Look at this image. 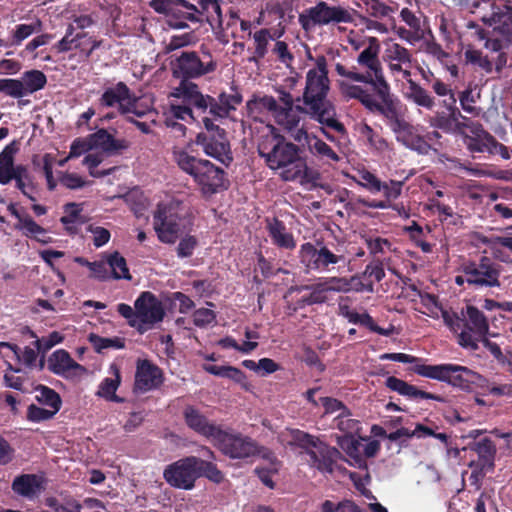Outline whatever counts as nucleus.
<instances>
[{
    "label": "nucleus",
    "mask_w": 512,
    "mask_h": 512,
    "mask_svg": "<svg viewBox=\"0 0 512 512\" xmlns=\"http://www.w3.org/2000/svg\"><path fill=\"white\" fill-rule=\"evenodd\" d=\"M170 65L173 78L179 80L171 96L193 105L199 113L208 112L214 118H227L242 103L243 97L237 89L233 88L232 94L221 92L214 98L203 94L198 84L193 82L213 74L218 67L217 60L204 45L199 50L182 51Z\"/></svg>",
    "instance_id": "obj_1"
},
{
    "label": "nucleus",
    "mask_w": 512,
    "mask_h": 512,
    "mask_svg": "<svg viewBox=\"0 0 512 512\" xmlns=\"http://www.w3.org/2000/svg\"><path fill=\"white\" fill-rule=\"evenodd\" d=\"M258 154L272 170H281L280 177L284 181L311 182L319 176L311 171L306 160L301 157L298 145L289 142L280 134L263 136L257 146Z\"/></svg>",
    "instance_id": "obj_2"
},
{
    "label": "nucleus",
    "mask_w": 512,
    "mask_h": 512,
    "mask_svg": "<svg viewBox=\"0 0 512 512\" xmlns=\"http://www.w3.org/2000/svg\"><path fill=\"white\" fill-rule=\"evenodd\" d=\"M315 65L316 67L310 69L306 74L303 103L308 107L311 119L340 134H345L344 124L336 119L335 107L327 99L330 81L326 57L323 55L317 56Z\"/></svg>",
    "instance_id": "obj_3"
},
{
    "label": "nucleus",
    "mask_w": 512,
    "mask_h": 512,
    "mask_svg": "<svg viewBox=\"0 0 512 512\" xmlns=\"http://www.w3.org/2000/svg\"><path fill=\"white\" fill-rule=\"evenodd\" d=\"M339 89L345 100L355 99L369 112L383 116L396 138L410 125L398 110L390 84L370 92V89L363 86L342 81L339 83Z\"/></svg>",
    "instance_id": "obj_4"
},
{
    "label": "nucleus",
    "mask_w": 512,
    "mask_h": 512,
    "mask_svg": "<svg viewBox=\"0 0 512 512\" xmlns=\"http://www.w3.org/2000/svg\"><path fill=\"white\" fill-rule=\"evenodd\" d=\"M178 167L190 175L204 196H211L227 189L226 172L207 159L197 158L180 149L173 152Z\"/></svg>",
    "instance_id": "obj_5"
},
{
    "label": "nucleus",
    "mask_w": 512,
    "mask_h": 512,
    "mask_svg": "<svg viewBox=\"0 0 512 512\" xmlns=\"http://www.w3.org/2000/svg\"><path fill=\"white\" fill-rule=\"evenodd\" d=\"M411 370L419 376L435 379L465 391L488 388L489 381L468 367L444 363L437 365L415 364Z\"/></svg>",
    "instance_id": "obj_6"
},
{
    "label": "nucleus",
    "mask_w": 512,
    "mask_h": 512,
    "mask_svg": "<svg viewBox=\"0 0 512 512\" xmlns=\"http://www.w3.org/2000/svg\"><path fill=\"white\" fill-rule=\"evenodd\" d=\"M299 262L306 273H325L336 265H345L348 260L343 248L334 243L316 239L315 243L305 242L298 252Z\"/></svg>",
    "instance_id": "obj_7"
},
{
    "label": "nucleus",
    "mask_w": 512,
    "mask_h": 512,
    "mask_svg": "<svg viewBox=\"0 0 512 512\" xmlns=\"http://www.w3.org/2000/svg\"><path fill=\"white\" fill-rule=\"evenodd\" d=\"M447 323L454 332L460 330L457 342L462 348L470 351L478 350L480 340L489 332L486 316L472 305L467 306L464 318L457 317L455 321L451 320Z\"/></svg>",
    "instance_id": "obj_8"
},
{
    "label": "nucleus",
    "mask_w": 512,
    "mask_h": 512,
    "mask_svg": "<svg viewBox=\"0 0 512 512\" xmlns=\"http://www.w3.org/2000/svg\"><path fill=\"white\" fill-rule=\"evenodd\" d=\"M218 119L212 115L203 116L205 131L197 134L195 142L202 147L206 155L228 167L233 161L231 145L226 130L214 123V120Z\"/></svg>",
    "instance_id": "obj_9"
},
{
    "label": "nucleus",
    "mask_w": 512,
    "mask_h": 512,
    "mask_svg": "<svg viewBox=\"0 0 512 512\" xmlns=\"http://www.w3.org/2000/svg\"><path fill=\"white\" fill-rule=\"evenodd\" d=\"M354 14L356 12L353 9L340 5L331 6L325 1H319L315 6L309 7L299 14L298 22L304 31H309L315 26L352 23Z\"/></svg>",
    "instance_id": "obj_10"
},
{
    "label": "nucleus",
    "mask_w": 512,
    "mask_h": 512,
    "mask_svg": "<svg viewBox=\"0 0 512 512\" xmlns=\"http://www.w3.org/2000/svg\"><path fill=\"white\" fill-rule=\"evenodd\" d=\"M179 207H182L179 202L157 205L153 225L162 243L174 244L180 235L186 231L185 219L179 213Z\"/></svg>",
    "instance_id": "obj_11"
},
{
    "label": "nucleus",
    "mask_w": 512,
    "mask_h": 512,
    "mask_svg": "<svg viewBox=\"0 0 512 512\" xmlns=\"http://www.w3.org/2000/svg\"><path fill=\"white\" fill-rule=\"evenodd\" d=\"M149 6L164 15L168 26L173 29L188 28V23L197 24L196 5L187 0H151Z\"/></svg>",
    "instance_id": "obj_12"
},
{
    "label": "nucleus",
    "mask_w": 512,
    "mask_h": 512,
    "mask_svg": "<svg viewBox=\"0 0 512 512\" xmlns=\"http://www.w3.org/2000/svg\"><path fill=\"white\" fill-rule=\"evenodd\" d=\"M467 286L475 290L500 287L502 267L488 256H481L478 261L467 260Z\"/></svg>",
    "instance_id": "obj_13"
},
{
    "label": "nucleus",
    "mask_w": 512,
    "mask_h": 512,
    "mask_svg": "<svg viewBox=\"0 0 512 512\" xmlns=\"http://www.w3.org/2000/svg\"><path fill=\"white\" fill-rule=\"evenodd\" d=\"M379 53V40L376 37H370L368 39V46L357 57L359 66L366 69L363 73L365 79L361 83L366 84V88L370 89V92L389 85L384 75Z\"/></svg>",
    "instance_id": "obj_14"
},
{
    "label": "nucleus",
    "mask_w": 512,
    "mask_h": 512,
    "mask_svg": "<svg viewBox=\"0 0 512 512\" xmlns=\"http://www.w3.org/2000/svg\"><path fill=\"white\" fill-rule=\"evenodd\" d=\"M214 445L231 459H248L257 453V442L254 439L233 430L221 429Z\"/></svg>",
    "instance_id": "obj_15"
},
{
    "label": "nucleus",
    "mask_w": 512,
    "mask_h": 512,
    "mask_svg": "<svg viewBox=\"0 0 512 512\" xmlns=\"http://www.w3.org/2000/svg\"><path fill=\"white\" fill-rule=\"evenodd\" d=\"M198 457L188 456L167 465L163 478L173 488L190 490L199 478Z\"/></svg>",
    "instance_id": "obj_16"
},
{
    "label": "nucleus",
    "mask_w": 512,
    "mask_h": 512,
    "mask_svg": "<svg viewBox=\"0 0 512 512\" xmlns=\"http://www.w3.org/2000/svg\"><path fill=\"white\" fill-rule=\"evenodd\" d=\"M349 289V282L346 278L330 277L325 282H320L310 285H301L291 287L290 291L302 292L305 290L310 291L308 295H304L297 299L295 302V310L302 309L306 306L314 304H322L327 301V291H347Z\"/></svg>",
    "instance_id": "obj_17"
},
{
    "label": "nucleus",
    "mask_w": 512,
    "mask_h": 512,
    "mask_svg": "<svg viewBox=\"0 0 512 512\" xmlns=\"http://www.w3.org/2000/svg\"><path fill=\"white\" fill-rule=\"evenodd\" d=\"M464 144L472 153H487L489 155H500L502 159H510L508 147L498 142L496 138L486 131L482 124H473L471 134L465 135Z\"/></svg>",
    "instance_id": "obj_18"
},
{
    "label": "nucleus",
    "mask_w": 512,
    "mask_h": 512,
    "mask_svg": "<svg viewBox=\"0 0 512 512\" xmlns=\"http://www.w3.org/2000/svg\"><path fill=\"white\" fill-rule=\"evenodd\" d=\"M134 307L137 309V322L147 327V330L162 322L165 317L162 302L150 291L142 292L135 300Z\"/></svg>",
    "instance_id": "obj_19"
},
{
    "label": "nucleus",
    "mask_w": 512,
    "mask_h": 512,
    "mask_svg": "<svg viewBox=\"0 0 512 512\" xmlns=\"http://www.w3.org/2000/svg\"><path fill=\"white\" fill-rule=\"evenodd\" d=\"M137 97L126 85L119 81L113 86L104 89L99 98V105L105 108L117 107L121 115H126L132 111V107L136 104Z\"/></svg>",
    "instance_id": "obj_20"
},
{
    "label": "nucleus",
    "mask_w": 512,
    "mask_h": 512,
    "mask_svg": "<svg viewBox=\"0 0 512 512\" xmlns=\"http://www.w3.org/2000/svg\"><path fill=\"white\" fill-rule=\"evenodd\" d=\"M48 369L66 379L78 377L86 372V368L77 363L65 349H58L49 356Z\"/></svg>",
    "instance_id": "obj_21"
},
{
    "label": "nucleus",
    "mask_w": 512,
    "mask_h": 512,
    "mask_svg": "<svg viewBox=\"0 0 512 512\" xmlns=\"http://www.w3.org/2000/svg\"><path fill=\"white\" fill-rule=\"evenodd\" d=\"M482 4L491 10L489 15L482 16L484 22L500 25L505 32L512 33V7L507 0H480L473 6L479 8Z\"/></svg>",
    "instance_id": "obj_22"
},
{
    "label": "nucleus",
    "mask_w": 512,
    "mask_h": 512,
    "mask_svg": "<svg viewBox=\"0 0 512 512\" xmlns=\"http://www.w3.org/2000/svg\"><path fill=\"white\" fill-rule=\"evenodd\" d=\"M163 383L162 370L151 361L139 360L136 367L134 390L142 393L158 388Z\"/></svg>",
    "instance_id": "obj_23"
},
{
    "label": "nucleus",
    "mask_w": 512,
    "mask_h": 512,
    "mask_svg": "<svg viewBox=\"0 0 512 512\" xmlns=\"http://www.w3.org/2000/svg\"><path fill=\"white\" fill-rule=\"evenodd\" d=\"M183 417L190 429L206 438H211L213 441L221 430L220 426L210 423L206 416L194 406L189 405L185 407Z\"/></svg>",
    "instance_id": "obj_24"
},
{
    "label": "nucleus",
    "mask_w": 512,
    "mask_h": 512,
    "mask_svg": "<svg viewBox=\"0 0 512 512\" xmlns=\"http://www.w3.org/2000/svg\"><path fill=\"white\" fill-rule=\"evenodd\" d=\"M309 456V464L322 473H332L334 463L340 452L335 448L321 442L306 453Z\"/></svg>",
    "instance_id": "obj_25"
},
{
    "label": "nucleus",
    "mask_w": 512,
    "mask_h": 512,
    "mask_svg": "<svg viewBox=\"0 0 512 512\" xmlns=\"http://www.w3.org/2000/svg\"><path fill=\"white\" fill-rule=\"evenodd\" d=\"M385 385L390 390L395 391L402 396L408 397L409 399H431L438 402L445 401L444 397L420 390L416 386L409 384L395 376H389L385 381Z\"/></svg>",
    "instance_id": "obj_26"
},
{
    "label": "nucleus",
    "mask_w": 512,
    "mask_h": 512,
    "mask_svg": "<svg viewBox=\"0 0 512 512\" xmlns=\"http://www.w3.org/2000/svg\"><path fill=\"white\" fill-rule=\"evenodd\" d=\"M467 448L478 455V465L482 470L494 469L497 448L492 439L483 437L478 441L470 442Z\"/></svg>",
    "instance_id": "obj_27"
},
{
    "label": "nucleus",
    "mask_w": 512,
    "mask_h": 512,
    "mask_svg": "<svg viewBox=\"0 0 512 512\" xmlns=\"http://www.w3.org/2000/svg\"><path fill=\"white\" fill-rule=\"evenodd\" d=\"M12 180L15 181V187L29 200L37 201L39 194V185L35 177L29 172L28 167L23 164L17 165V170L12 174Z\"/></svg>",
    "instance_id": "obj_28"
},
{
    "label": "nucleus",
    "mask_w": 512,
    "mask_h": 512,
    "mask_svg": "<svg viewBox=\"0 0 512 512\" xmlns=\"http://www.w3.org/2000/svg\"><path fill=\"white\" fill-rule=\"evenodd\" d=\"M221 3L222 0H198L196 5L197 24L206 22L212 27L216 24L221 26L223 22Z\"/></svg>",
    "instance_id": "obj_29"
},
{
    "label": "nucleus",
    "mask_w": 512,
    "mask_h": 512,
    "mask_svg": "<svg viewBox=\"0 0 512 512\" xmlns=\"http://www.w3.org/2000/svg\"><path fill=\"white\" fill-rule=\"evenodd\" d=\"M93 148H98L107 153H115L125 150L129 147V142L125 139H116L106 129L101 128L95 133L89 135Z\"/></svg>",
    "instance_id": "obj_30"
},
{
    "label": "nucleus",
    "mask_w": 512,
    "mask_h": 512,
    "mask_svg": "<svg viewBox=\"0 0 512 512\" xmlns=\"http://www.w3.org/2000/svg\"><path fill=\"white\" fill-rule=\"evenodd\" d=\"M266 228L272 243L278 248L293 250L296 247L293 234L287 231L285 224L278 218L268 220Z\"/></svg>",
    "instance_id": "obj_31"
},
{
    "label": "nucleus",
    "mask_w": 512,
    "mask_h": 512,
    "mask_svg": "<svg viewBox=\"0 0 512 512\" xmlns=\"http://www.w3.org/2000/svg\"><path fill=\"white\" fill-rule=\"evenodd\" d=\"M19 150L16 141H12L0 152V184L7 185L12 181V174L16 172L17 165L14 164V157Z\"/></svg>",
    "instance_id": "obj_32"
},
{
    "label": "nucleus",
    "mask_w": 512,
    "mask_h": 512,
    "mask_svg": "<svg viewBox=\"0 0 512 512\" xmlns=\"http://www.w3.org/2000/svg\"><path fill=\"white\" fill-rule=\"evenodd\" d=\"M405 98L415 104L418 107H422L426 110L432 111L436 106V99L431 93L422 87L416 81L408 80L407 91L405 92Z\"/></svg>",
    "instance_id": "obj_33"
},
{
    "label": "nucleus",
    "mask_w": 512,
    "mask_h": 512,
    "mask_svg": "<svg viewBox=\"0 0 512 512\" xmlns=\"http://www.w3.org/2000/svg\"><path fill=\"white\" fill-rule=\"evenodd\" d=\"M302 114L309 115L308 107L295 106V107H281L279 106L274 117L276 122L288 132H292L302 120Z\"/></svg>",
    "instance_id": "obj_34"
},
{
    "label": "nucleus",
    "mask_w": 512,
    "mask_h": 512,
    "mask_svg": "<svg viewBox=\"0 0 512 512\" xmlns=\"http://www.w3.org/2000/svg\"><path fill=\"white\" fill-rule=\"evenodd\" d=\"M483 244L489 245L493 250L496 259L504 263L512 264V237L511 236H495L483 237Z\"/></svg>",
    "instance_id": "obj_35"
},
{
    "label": "nucleus",
    "mask_w": 512,
    "mask_h": 512,
    "mask_svg": "<svg viewBox=\"0 0 512 512\" xmlns=\"http://www.w3.org/2000/svg\"><path fill=\"white\" fill-rule=\"evenodd\" d=\"M110 372L114 375V378H105L99 385L97 395L108 401L117 403L123 402V399L116 395V390L121 383L120 368L117 364L113 363L110 365Z\"/></svg>",
    "instance_id": "obj_36"
},
{
    "label": "nucleus",
    "mask_w": 512,
    "mask_h": 512,
    "mask_svg": "<svg viewBox=\"0 0 512 512\" xmlns=\"http://www.w3.org/2000/svg\"><path fill=\"white\" fill-rule=\"evenodd\" d=\"M396 139L407 148L414 150L419 154L426 155L432 149L424 137L416 133L415 127L411 124Z\"/></svg>",
    "instance_id": "obj_37"
},
{
    "label": "nucleus",
    "mask_w": 512,
    "mask_h": 512,
    "mask_svg": "<svg viewBox=\"0 0 512 512\" xmlns=\"http://www.w3.org/2000/svg\"><path fill=\"white\" fill-rule=\"evenodd\" d=\"M246 108L248 115L256 119L265 111L271 112L273 115H275L276 111L279 108V105L273 96L253 95L252 98L247 101Z\"/></svg>",
    "instance_id": "obj_38"
},
{
    "label": "nucleus",
    "mask_w": 512,
    "mask_h": 512,
    "mask_svg": "<svg viewBox=\"0 0 512 512\" xmlns=\"http://www.w3.org/2000/svg\"><path fill=\"white\" fill-rule=\"evenodd\" d=\"M203 370L209 374L230 379L235 383L240 384L245 389H247L248 387L247 377L245 373L237 367L230 365L218 366L213 364H204Z\"/></svg>",
    "instance_id": "obj_39"
},
{
    "label": "nucleus",
    "mask_w": 512,
    "mask_h": 512,
    "mask_svg": "<svg viewBox=\"0 0 512 512\" xmlns=\"http://www.w3.org/2000/svg\"><path fill=\"white\" fill-rule=\"evenodd\" d=\"M19 80L22 84L24 97L44 89L47 84L46 75L37 69L23 72Z\"/></svg>",
    "instance_id": "obj_40"
},
{
    "label": "nucleus",
    "mask_w": 512,
    "mask_h": 512,
    "mask_svg": "<svg viewBox=\"0 0 512 512\" xmlns=\"http://www.w3.org/2000/svg\"><path fill=\"white\" fill-rule=\"evenodd\" d=\"M350 323L363 326L367 329H369L371 332L377 333L382 336H390L394 332V326L390 325L389 328H382L378 326L372 316L365 313H358L355 310L352 309V311L347 315L346 318Z\"/></svg>",
    "instance_id": "obj_41"
},
{
    "label": "nucleus",
    "mask_w": 512,
    "mask_h": 512,
    "mask_svg": "<svg viewBox=\"0 0 512 512\" xmlns=\"http://www.w3.org/2000/svg\"><path fill=\"white\" fill-rule=\"evenodd\" d=\"M40 488V482L34 474H23L12 482V490L24 497H31Z\"/></svg>",
    "instance_id": "obj_42"
},
{
    "label": "nucleus",
    "mask_w": 512,
    "mask_h": 512,
    "mask_svg": "<svg viewBox=\"0 0 512 512\" xmlns=\"http://www.w3.org/2000/svg\"><path fill=\"white\" fill-rule=\"evenodd\" d=\"M464 58L467 64L479 68L486 74H491L495 70L494 59L484 55L481 50L468 48L464 52Z\"/></svg>",
    "instance_id": "obj_43"
},
{
    "label": "nucleus",
    "mask_w": 512,
    "mask_h": 512,
    "mask_svg": "<svg viewBox=\"0 0 512 512\" xmlns=\"http://www.w3.org/2000/svg\"><path fill=\"white\" fill-rule=\"evenodd\" d=\"M106 263L111 269L110 278L126 280L131 279L126 259L118 251H114L113 253L107 255Z\"/></svg>",
    "instance_id": "obj_44"
},
{
    "label": "nucleus",
    "mask_w": 512,
    "mask_h": 512,
    "mask_svg": "<svg viewBox=\"0 0 512 512\" xmlns=\"http://www.w3.org/2000/svg\"><path fill=\"white\" fill-rule=\"evenodd\" d=\"M35 391L37 392L35 398L41 405L47 406L50 410L58 413L62 406V399L59 393L54 389L41 384L35 388Z\"/></svg>",
    "instance_id": "obj_45"
},
{
    "label": "nucleus",
    "mask_w": 512,
    "mask_h": 512,
    "mask_svg": "<svg viewBox=\"0 0 512 512\" xmlns=\"http://www.w3.org/2000/svg\"><path fill=\"white\" fill-rule=\"evenodd\" d=\"M357 6L364 9L366 13L376 19H384L395 12V8L381 0H359Z\"/></svg>",
    "instance_id": "obj_46"
},
{
    "label": "nucleus",
    "mask_w": 512,
    "mask_h": 512,
    "mask_svg": "<svg viewBox=\"0 0 512 512\" xmlns=\"http://www.w3.org/2000/svg\"><path fill=\"white\" fill-rule=\"evenodd\" d=\"M352 412L348 409V413L338 414L332 421L334 428L343 432L346 436L352 437L361 430L359 420L352 418Z\"/></svg>",
    "instance_id": "obj_47"
},
{
    "label": "nucleus",
    "mask_w": 512,
    "mask_h": 512,
    "mask_svg": "<svg viewBox=\"0 0 512 512\" xmlns=\"http://www.w3.org/2000/svg\"><path fill=\"white\" fill-rule=\"evenodd\" d=\"M0 94L11 97L14 99H20L18 104L20 106L27 105L30 103L29 100H22L24 92L22 90V84L19 78H1L0 79Z\"/></svg>",
    "instance_id": "obj_48"
},
{
    "label": "nucleus",
    "mask_w": 512,
    "mask_h": 512,
    "mask_svg": "<svg viewBox=\"0 0 512 512\" xmlns=\"http://www.w3.org/2000/svg\"><path fill=\"white\" fill-rule=\"evenodd\" d=\"M307 147L311 154L321 159H327L333 162H338L340 160L338 154L328 144L315 135L310 137Z\"/></svg>",
    "instance_id": "obj_49"
},
{
    "label": "nucleus",
    "mask_w": 512,
    "mask_h": 512,
    "mask_svg": "<svg viewBox=\"0 0 512 512\" xmlns=\"http://www.w3.org/2000/svg\"><path fill=\"white\" fill-rule=\"evenodd\" d=\"M485 48L491 52L497 53L494 59L495 72L500 74L507 64V54L503 51L504 42L499 38H487L484 44Z\"/></svg>",
    "instance_id": "obj_50"
},
{
    "label": "nucleus",
    "mask_w": 512,
    "mask_h": 512,
    "mask_svg": "<svg viewBox=\"0 0 512 512\" xmlns=\"http://www.w3.org/2000/svg\"><path fill=\"white\" fill-rule=\"evenodd\" d=\"M385 58L388 62L403 63L404 65H407L408 68H410L412 62V55L410 51L398 43H392L387 46L385 50Z\"/></svg>",
    "instance_id": "obj_51"
},
{
    "label": "nucleus",
    "mask_w": 512,
    "mask_h": 512,
    "mask_svg": "<svg viewBox=\"0 0 512 512\" xmlns=\"http://www.w3.org/2000/svg\"><path fill=\"white\" fill-rule=\"evenodd\" d=\"M291 436V445H296L302 449L305 450V453H307L309 450L316 447L318 444H320L322 441L316 437L313 436L305 431L299 430V429H292L290 432Z\"/></svg>",
    "instance_id": "obj_52"
},
{
    "label": "nucleus",
    "mask_w": 512,
    "mask_h": 512,
    "mask_svg": "<svg viewBox=\"0 0 512 512\" xmlns=\"http://www.w3.org/2000/svg\"><path fill=\"white\" fill-rule=\"evenodd\" d=\"M0 356L7 364V370L14 373H24L22 369L12 366L11 361L20 362V348L16 344L0 342Z\"/></svg>",
    "instance_id": "obj_53"
},
{
    "label": "nucleus",
    "mask_w": 512,
    "mask_h": 512,
    "mask_svg": "<svg viewBox=\"0 0 512 512\" xmlns=\"http://www.w3.org/2000/svg\"><path fill=\"white\" fill-rule=\"evenodd\" d=\"M89 341L98 353L109 348L123 349L125 347V340L120 337L106 338L92 333L89 335Z\"/></svg>",
    "instance_id": "obj_54"
},
{
    "label": "nucleus",
    "mask_w": 512,
    "mask_h": 512,
    "mask_svg": "<svg viewBox=\"0 0 512 512\" xmlns=\"http://www.w3.org/2000/svg\"><path fill=\"white\" fill-rule=\"evenodd\" d=\"M14 228L20 232L26 237H33L38 241H41L39 238H37V235H44L46 234V230L37 224L33 218L26 214L23 219H20V222H17L14 226Z\"/></svg>",
    "instance_id": "obj_55"
},
{
    "label": "nucleus",
    "mask_w": 512,
    "mask_h": 512,
    "mask_svg": "<svg viewBox=\"0 0 512 512\" xmlns=\"http://www.w3.org/2000/svg\"><path fill=\"white\" fill-rule=\"evenodd\" d=\"M480 98V93L475 94L473 89L468 86L465 90L461 91L459 94V102L461 108L466 112L473 116H478L481 112L479 107H476L474 104Z\"/></svg>",
    "instance_id": "obj_56"
},
{
    "label": "nucleus",
    "mask_w": 512,
    "mask_h": 512,
    "mask_svg": "<svg viewBox=\"0 0 512 512\" xmlns=\"http://www.w3.org/2000/svg\"><path fill=\"white\" fill-rule=\"evenodd\" d=\"M321 512H364L354 501L342 500L340 502H333L325 500L321 504Z\"/></svg>",
    "instance_id": "obj_57"
},
{
    "label": "nucleus",
    "mask_w": 512,
    "mask_h": 512,
    "mask_svg": "<svg viewBox=\"0 0 512 512\" xmlns=\"http://www.w3.org/2000/svg\"><path fill=\"white\" fill-rule=\"evenodd\" d=\"M65 215L60 218V222L66 226V230L73 234L75 229L70 227L69 224L75 223L79 220L82 212V204L70 202L64 205Z\"/></svg>",
    "instance_id": "obj_58"
},
{
    "label": "nucleus",
    "mask_w": 512,
    "mask_h": 512,
    "mask_svg": "<svg viewBox=\"0 0 512 512\" xmlns=\"http://www.w3.org/2000/svg\"><path fill=\"white\" fill-rule=\"evenodd\" d=\"M427 123L430 127L442 130L444 133H453V127L450 123L447 110L436 111L432 116H429Z\"/></svg>",
    "instance_id": "obj_59"
},
{
    "label": "nucleus",
    "mask_w": 512,
    "mask_h": 512,
    "mask_svg": "<svg viewBox=\"0 0 512 512\" xmlns=\"http://www.w3.org/2000/svg\"><path fill=\"white\" fill-rule=\"evenodd\" d=\"M270 38V33L268 29H261L254 34V41L256 44L254 56L250 59V61H257L258 59H262L265 57L267 53V46Z\"/></svg>",
    "instance_id": "obj_60"
},
{
    "label": "nucleus",
    "mask_w": 512,
    "mask_h": 512,
    "mask_svg": "<svg viewBox=\"0 0 512 512\" xmlns=\"http://www.w3.org/2000/svg\"><path fill=\"white\" fill-rule=\"evenodd\" d=\"M197 466L199 477L203 475L215 483H220L223 480L222 472L212 462L198 458Z\"/></svg>",
    "instance_id": "obj_61"
},
{
    "label": "nucleus",
    "mask_w": 512,
    "mask_h": 512,
    "mask_svg": "<svg viewBox=\"0 0 512 512\" xmlns=\"http://www.w3.org/2000/svg\"><path fill=\"white\" fill-rule=\"evenodd\" d=\"M118 313L127 320L129 326L136 328L140 333H144L147 331V327H142L137 322V309H133L130 305L126 303H120L117 305Z\"/></svg>",
    "instance_id": "obj_62"
},
{
    "label": "nucleus",
    "mask_w": 512,
    "mask_h": 512,
    "mask_svg": "<svg viewBox=\"0 0 512 512\" xmlns=\"http://www.w3.org/2000/svg\"><path fill=\"white\" fill-rule=\"evenodd\" d=\"M56 414L55 411L39 407L35 404H30L27 408V419L35 423L50 420Z\"/></svg>",
    "instance_id": "obj_63"
},
{
    "label": "nucleus",
    "mask_w": 512,
    "mask_h": 512,
    "mask_svg": "<svg viewBox=\"0 0 512 512\" xmlns=\"http://www.w3.org/2000/svg\"><path fill=\"white\" fill-rule=\"evenodd\" d=\"M320 404L324 408L323 415L334 414L338 412L339 414L348 413V407L340 400L333 397H321L319 398Z\"/></svg>",
    "instance_id": "obj_64"
}]
</instances>
